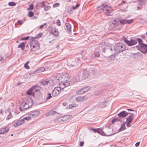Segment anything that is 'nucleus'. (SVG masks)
I'll return each mask as SVG.
<instances>
[{
  "instance_id": "f257e3e1",
  "label": "nucleus",
  "mask_w": 147,
  "mask_h": 147,
  "mask_svg": "<svg viewBox=\"0 0 147 147\" xmlns=\"http://www.w3.org/2000/svg\"><path fill=\"white\" fill-rule=\"evenodd\" d=\"M100 45L101 48L103 52L105 53L106 51H109L111 54L113 53L112 52L113 50L115 51L116 53H118L124 51L126 49L125 45L121 42H119L116 44L113 48L110 47L106 48V47H107L105 43H102Z\"/></svg>"
},
{
  "instance_id": "f03ea898",
  "label": "nucleus",
  "mask_w": 147,
  "mask_h": 147,
  "mask_svg": "<svg viewBox=\"0 0 147 147\" xmlns=\"http://www.w3.org/2000/svg\"><path fill=\"white\" fill-rule=\"evenodd\" d=\"M97 8H99L102 10L105 14L107 16L112 15L113 9L108 5L102 4L100 6H97Z\"/></svg>"
},
{
  "instance_id": "7ed1b4c3",
  "label": "nucleus",
  "mask_w": 147,
  "mask_h": 147,
  "mask_svg": "<svg viewBox=\"0 0 147 147\" xmlns=\"http://www.w3.org/2000/svg\"><path fill=\"white\" fill-rule=\"evenodd\" d=\"M69 80V78L68 77L67 74H62V80L61 83L59 84H62L65 88L69 86L70 84L68 81Z\"/></svg>"
},
{
  "instance_id": "20e7f679",
  "label": "nucleus",
  "mask_w": 147,
  "mask_h": 147,
  "mask_svg": "<svg viewBox=\"0 0 147 147\" xmlns=\"http://www.w3.org/2000/svg\"><path fill=\"white\" fill-rule=\"evenodd\" d=\"M60 87H55L52 91V94L53 96H57L61 90H63L65 88L63 85L62 84H59Z\"/></svg>"
},
{
  "instance_id": "39448f33",
  "label": "nucleus",
  "mask_w": 147,
  "mask_h": 147,
  "mask_svg": "<svg viewBox=\"0 0 147 147\" xmlns=\"http://www.w3.org/2000/svg\"><path fill=\"white\" fill-rule=\"evenodd\" d=\"M30 46L31 50L33 51L38 49L40 47L38 41L36 40L31 41Z\"/></svg>"
},
{
  "instance_id": "423d86ee",
  "label": "nucleus",
  "mask_w": 147,
  "mask_h": 147,
  "mask_svg": "<svg viewBox=\"0 0 147 147\" xmlns=\"http://www.w3.org/2000/svg\"><path fill=\"white\" fill-rule=\"evenodd\" d=\"M22 102L26 104H28L29 106H32L33 103V101L32 98L28 97L25 98Z\"/></svg>"
},
{
  "instance_id": "0eeeda50",
  "label": "nucleus",
  "mask_w": 147,
  "mask_h": 147,
  "mask_svg": "<svg viewBox=\"0 0 147 147\" xmlns=\"http://www.w3.org/2000/svg\"><path fill=\"white\" fill-rule=\"evenodd\" d=\"M133 117L134 115L133 114H132L129 115L126 119V122H127V126L128 127L131 126L130 124L132 121Z\"/></svg>"
},
{
  "instance_id": "6e6552de",
  "label": "nucleus",
  "mask_w": 147,
  "mask_h": 147,
  "mask_svg": "<svg viewBox=\"0 0 147 147\" xmlns=\"http://www.w3.org/2000/svg\"><path fill=\"white\" fill-rule=\"evenodd\" d=\"M31 106H29L27 104H26L23 102H22V104L20 107L19 108V109L20 111H22L24 110H26L27 109H29Z\"/></svg>"
},
{
  "instance_id": "1a4fd4ad",
  "label": "nucleus",
  "mask_w": 147,
  "mask_h": 147,
  "mask_svg": "<svg viewBox=\"0 0 147 147\" xmlns=\"http://www.w3.org/2000/svg\"><path fill=\"white\" fill-rule=\"evenodd\" d=\"M130 113H128L125 111H123L119 113L118 114L119 119H120L121 118H124L128 114H130Z\"/></svg>"
},
{
  "instance_id": "9d476101",
  "label": "nucleus",
  "mask_w": 147,
  "mask_h": 147,
  "mask_svg": "<svg viewBox=\"0 0 147 147\" xmlns=\"http://www.w3.org/2000/svg\"><path fill=\"white\" fill-rule=\"evenodd\" d=\"M133 20L131 19L129 20L121 19L119 20V22L122 24H130L133 22Z\"/></svg>"
},
{
  "instance_id": "9b49d317",
  "label": "nucleus",
  "mask_w": 147,
  "mask_h": 147,
  "mask_svg": "<svg viewBox=\"0 0 147 147\" xmlns=\"http://www.w3.org/2000/svg\"><path fill=\"white\" fill-rule=\"evenodd\" d=\"M92 129L95 132H97L102 135H105L106 136H110L113 135V134H109L108 135H106L105 134V133L102 129Z\"/></svg>"
},
{
  "instance_id": "f8f14e48",
  "label": "nucleus",
  "mask_w": 147,
  "mask_h": 147,
  "mask_svg": "<svg viewBox=\"0 0 147 147\" xmlns=\"http://www.w3.org/2000/svg\"><path fill=\"white\" fill-rule=\"evenodd\" d=\"M40 113V112L38 111H32L31 113L29 114V115L32 118H34L36 117Z\"/></svg>"
},
{
  "instance_id": "ddd939ff",
  "label": "nucleus",
  "mask_w": 147,
  "mask_h": 147,
  "mask_svg": "<svg viewBox=\"0 0 147 147\" xmlns=\"http://www.w3.org/2000/svg\"><path fill=\"white\" fill-rule=\"evenodd\" d=\"M50 33L56 36H57L59 35V32L55 28H53Z\"/></svg>"
},
{
  "instance_id": "4468645a",
  "label": "nucleus",
  "mask_w": 147,
  "mask_h": 147,
  "mask_svg": "<svg viewBox=\"0 0 147 147\" xmlns=\"http://www.w3.org/2000/svg\"><path fill=\"white\" fill-rule=\"evenodd\" d=\"M137 43V38L134 39H131L129 41V46H132Z\"/></svg>"
},
{
  "instance_id": "2eb2a0df",
  "label": "nucleus",
  "mask_w": 147,
  "mask_h": 147,
  "mask_svg": "<svg viewBox=\"0 0 147 147\" xmlns=\"http://www.w3.org/2000/svg\"><path fill=\"white\" fill-rule=\"evenodd\" d=\"M9 130V129L7 127L2 128L0 129V134H4L7 132Z\"/></svg>"
},
{
  "instance_id": "dca6fc26",
  "label": "nucleus",
  "mask_w": 147,
  "mask_h": 147,
  "mask_svg": "<svg viewBox=\"0 0 147 147\" xmlns=\"http://www.w3.org/2000/svg\"><path fill=\"white\" fill-rule=\"evenodd\" d=\"M33 93L34 94L36 92H40V90L39 89V88H41V87L38 86H32Z\"/></svg>"
},
{
  "instance_id": "f3484780",
  "label": "nucleus",
  "mask_w": 147,
  "mask_h": 147,
  "mask_svg": "<svg viewBox=\"0 0 147 147\" xmlns=\"http://www.w3.org/2000/svg\"><path fill=\"white\" fill-rule=\"evenodd\" d=\"M138 49H147V45L144 44H142L140 46H136V47Z\"/></svg>"
},
{
  "instance_id": "a211bd4d",
  "label": "nucleus",
  "mask_w": 147,
  "mask_h": 147,
  "mask_svg": "<svg viewBox=\"0 0 147 147\" xmlns=\"http://www.w3.org/2000/svg\"><path fill=\"white\" fill-rule=\"evenodd\" d=\"M62 74H57L56 76V80H58L61 83L62 80Z\"/></svg>"
},
{
  "instance_id": "6ab92c4d",
  "label": "nucleus",
  "mask_w": 147,
  "mask_h": 147,
  "mask_svg": "<svg viewBox=\"0 0 147 147\" xmlns=\"http://www.w3.org/2000/svg\"><path fill=\"white\" fill-rule=\"evenodd\" d=\"M40 82L42 85L45 86L48 84L49 83V81L47 80H42L40 81Z\"/></svg>"
},
{
  "instance_id": "aec40b11",
  "label": "nucleus",
  "mask_w": 147,
  "mask_h": 147,
  "mask_svg": "<svg viewBox=\"0 0 147 147\" xmlns=\"http://www.w3.org/2000/svg\"><path fill=\"white\" fill-rule=\"evenodd\" d=\"M57 113V112L53 110H50L49 112H48L46 114V116H49L53 115L56 114Z\"/></svg>"
},
{
  "instance_id": "412c9836",
  "label": "nucleus",
  "mask_w": 147,
  "mask_h": 147,
  "mask_svg": "<svg viewBox=\"0 0 147 147\" xmlns=\"http://www.w3.org/2000/svg\"><path fill=\"white\" fill-rule=\"evenodd\" d=\"M32 87L30 88L26 92V94L28 95H33L34 96V93H33V91Z\"/></svg>"
},
{
  "instance_id": "4be33fe9",
  "label": "nucleus",
  "mask_w": 147,
  "mask_h": 147,
  "mask_svg": "<svg viewBox=\"0 0 147 147\" xmlns=\"http://www.w3.org/2000/svg\"><path fill=\"white\" fill-rule=\"evenodd\" d=\"M65 25L67 28V30L69 32H71V26L70 24L68 23H66L65 24Z\"/></svg>"
},
{
  "instance_id": "5701e85b",
  "label": "nucleus",
  "mask_w": 147,
  "mask_h": 147,
  "mask_svg": "<svg viewBox=\"0 0 147 147\" xmlns=\"http://www.w3.org/2000/svg\"><path fill=\"white\" fill-rule=\"evenodd\" d=\"M82 76L84 79H85L88 78L90 76V75L88 73L84 71L83 73Z\"/></svg>"
},
{
  "instance_id": "b1692460",
  "label": "nucleus",
  "mask_w": 147,
  "mask_h": 147,
  "mask_svg": "<svg viewBox=\"0 0 147 147\" xmlns=\"http://www.w3.org/2000/svg\"><path fill=\"white\" fill-rule=\"evenodd\" d=\"M84 96H80L76 97V100L77 101L81 102L84 100Z\"/></svg>"
},
{
  "instance_id": "393cba45",
  "label": "nucleus",
  "mask_w": 147,
  "mask_h": 147,
  "mask_svg": "<svg viewBox=\"0 0 147 147\" xmlns=\"http://www.w3.org/2000/svg\"><path fill=\"white\" fill-rule=\"evenodd\" d=\"M18 48H20L22 50H24L25 49V43L24 42H22L18 46Z\"/></svg>"
},
{
  "instance_id": "a878e982",
  "label": "nucleus",
  "mask_w": 147,
  "mask_h": 147,
  "mask_svg": "<svg viewBox=\"0 0 147 147\" xmlns=\"http://www.w3.org/2000/svg\"><path fill=\"white\" fill-rule=\"evenodd\" d=\"M125 122L123 123L121 125L120 128L119 130V131H123L126 129V127L125 125Z\"/></svg>"
},
{
  "instance_id": "bb28decb",
  "label": "nucleus",
  "mask_w": 147,
  "mask_h": 147,
  "mask_svg": "<svg viewBox=\"0 0 147 147\" xmlns=\"http://www.w3.org/2000/svg\"><path fill=\"white\" fill-rule=\"evenodd\" d=\"M83 90L84 91V92L85 93L88 91L90 89V87L89 86H87L82 88Z\"/></svg>"
},
{
  "instance_id": "cd10ccee",
  "label": "nucleus",
  "mask_w": 147,
  "mask_h": 147,
  "mask_svg": "<svg viewBox=\"0 0 147 147\" xmlns=\"http://www.w3.org/2000/svg\"><path fill=\"white\" fill-rule=\"evenodd\" d=\"M84 91L83 90V89L82 88L79 90L77 91L76 92V94L78 95L82 94L84 93Z\"/></svg>"
},
{
  "instance_id": "c85d7f7f",
  "label": "nucleus",
  "mask_w": 147,
  "mask_h": 147,
  "mask_svg": "<svg viewBox=\"0 0 147 147\" xmlns=\"http://www.w3.org/2000/svg\"><path fill=\"white\" fill-rule=\"evenodd\" d=\"M68 117V116H67V115L65 116H64L62 118L61 117H60L59 119L60 121L61 120L62 121H65V120H68V118L67 117Z\"/></svg>"
},
{
  "instance_id": "c756f323",
  "label": "nucleus",
  "mask_w": 147,
  "mask_h": 147,
  "mask_svg": "<svg viewBox=\"0 0 147 147\" xmlns=\"http://www.w3.org/2000/svg\"><path fill=\"white\" fill-rule=\"evenodd\" d=\"M137 42L138 41L139 43V44L140 45L139 46H140L142 44H143L142 43L143 41L142 40L139 38H137Z\"/></svg>"
},
{
  "instance_id": "7c9ffc66",
  "label": "nucleus",
  "mask_w": 147,
  "mask_h": 147,
  "mask_svg": "<svg viewBox=\"0 0 147 147\" xmlns=\"http://www.w3.org/2000/svg\"><path fill=\"white\" fill-rule=\"evenodd\" d=\"M12 115L11 114V112L10 111L9 112V114L7 116V117L6 118V119L8 120L10 119L12 117Z\"/></svg>"
},
{
  "instance_id": "2f4dec72",
  "label": "nucleus",
  "mask_w": 147,
  "mask_h": 147,
  "mask_svg": "<svg viewBox=\"0 0 147 147\" xmlns=\"http://www.w3.org/2000/svg\"><path fill=\"white\" fill-rule=\"evenodd\" d=\"M119 20L118 19H114V20H112V23L114 25H115L118 22V21H119Z\"/></svg>"
},
{
  "instance_id": "473e14b6",
  "label": "nucleus",
  "mask_w": 147,
  "mask_h": 147,
  "mask_svg": "<svg viewBox=\"0 0 147 147\" xmlns=\"http://www.w3.org/2000/svg\"><path fill=\"white\" fill-rule=\"evenodd\" d=\"M51 8V7L49 5L45 6L44 7V10L46 11H47L49 10Z\"/></svg>"
},
{
  "instance_id": "72a5a7b5",
  "label": "nucleus",
  "mask_w": 147,
  "mask_h": 147,
  "mask_svg": "<svg viewBox=\"0 0 147 147\" xmlns=\"http://www.w3.org/2000/svg\"><path fill=\"white\" fill-rule=\"evenodd\" d=\"M20 125V124H19L18 121L16 122L13 124V126L15 127H17Z\"/></svg>"
},
{
  "instance_id": "f704fd0d",
  "label": "nucleus",
  "mask_w": 147,
  "mask_h": 147,
  "mask_svg": "<svg viewBox=\"0 0 147 147\" xmlns=\"http://www.w3.org/2000/svg\"><path fill=\"white\" fill-rule=\"evenodd\" d=\"M39 4L40 5V6L41 7L44 8L45 6V2L44 1L40 2Z\"/></svg>"
},
{
  "instance_id": "c9c22d12",
  "label": "nucleus",
  "mask_w": 147,
  "mask_h": 147,
  "mask_svg": "<svg viewBox=\"0 0 147 147\" xmlns=\"http://www.w3.org/2000/svg\"><path fill=\"white\" fill-rule=\"evenodd\" d=\"M120 119H119L118 117L115 118L114 119H113L112 121V123H113L114 122L116 121H119Z\"/></svg>"
},
{
  "instance_id": "e433bc0d",
  "label": "nucleus",
  "mask_w": 147,
  "mask_h": 147,
  "mask_svg": "<svg viewBox=\"0 0 147 147\" xmlns=\"http://www.w3.org/2000/svg\"><path fill=\"white\" fill-rule=\"evenodd\" d=\"M8 5L10 6H14L16 5V3L14 2H10L9 3Z\"/></svg>"
},
{
  "instance_id": "4c0bfd02",
  "label": "nucleus",
  "mask_w": 147,
  "mask_h": 147,
  "mask_svg": "<svg viewBox=\"0 0 147 147\" xmlns=\"http://www.w3.org/2000/svg\"><path fill=\"white\" fill-rule=\"evenodd\" d=\"M31 117L29 115V114L28 116L24 118L23 119H24V120L25 119L26 120L28 121L31 119Z\"/></svg>"
},
{
  "instance_id": "58836bf2",
  "label": "nucleus",
  "mask_w": 147,
  "mask_h": 147,
  "mask_svg": "<svg viewBox=\"0 0 147 147\" xmlns=\"http://www.w3.org/2000/svg\"><path fill=\"white\" fill-rule=\"evenodd\" d=\"M94 55L95 57H98L100 56V54L98 52H95L94 53Z\"/></svg>"
},
{
  "instance_id": "ea45409f",
  "label": "nucleus",
  "mask_w": 147,
  "mask_h": 147,
  "mask_svg": "<svg viewBox=\"0 0 147 147\" xmlns=\"http://www.w3.org/2000/svg\"><path fill=\"white\" fill-rule=\"evenodd\" d=\"M28 15L30 17H32L34 15V13L32 11H30L28 13Z\"/></svg>"
},
{
  "instance_id": "a19ab883",
  "label": "nucleus",
  "mask_w": 147,
  "mask_h": 147,
  "mask_svg": "<svg viewBox=\"0 0 147 147\" xmlns=\"http://www.w3.org/2000/svg\"><path fill=\"white\" fill-rule=\"evenodd\" d=\"M80 6V5L79 4H78L76 5L75 6H73L71 7V9L75 10L77 8Z\"/></svg>"
},
{
  "instance_id": "79ce46f5",
  "label": "nucleus",
  "mask_w": 147,
  "mask_h": 147,
  "mask_svg": "<svg viewBox=\"0 0 147 147\" xmlns=\"http://www.w3.org/2000/svg\"><path fill=\"white\" fill-rule=\"evenodd\" d=\"M51 97L52 96H51V93H48L46 98V99L47 100H48L50 99Z\"/></svg>"
},
{
  "instance_id": "37998d69",
  "label": "nucleus",
  "mask_w": 147,
  "mask_h": 147,
  "mask_svg": "<svg viewBox=\"0 0 147 147\" xmlns=\"http://www.w3.org/2000/svg\"><path fill=\"white\" fill-rule=\"evenodd\" d=\"M18 121L19 123V124H20V125L23 124L24 122V119H23L18 120Z\"/></svg>"
},
{
  "instance_id": "c03bdc74",
  "label": "nucleus",
  "mask_w": 147,
  "mask_h": 147,
  "mask_svg": "<svg viewBox=\"0 0 147 147\" xmlns=\"http://www.w3.org/2000/svg\"><path fill=\"white\" fill-rule=\"evenodd\" d=\"M34 8V6L33 4H31L29 6V7L28 8V10H31L33 9Z\"/></svg>"
},
{
  "instance_id": "a18cd8bd",
  "label": "nucleus",
  "mask_w": 147,
  "mask_h": 147,
  "mask_svg": "<svg viewBox=\"0 0 147 147\" xmlns=\"http://www.w3.org/2000/svg\"><path fill=\"white\" fill-rule=\"evenodd\" d=\"M96 72V70L95 68H92L91 70V73L93 75L95 74Z\"/></svg>"
},
{
  "instance_id": "49530a36",
  "label": "nucleus",
  "mask_w": 147,
  "mask_h": 147,
  "mask_svg": "<svg viewBox=\"0 0 147 147\" xmlns=\"http://www.w3.org/2000/svg\"><path fill=\"white\" fill-rule=\"evenodd\" d=\"M140 51L143 53H146L147 52V49H139Z\"/></svg>"
},
{
  "instance_id": "de8ad7c7",
  "label": "nucleus",
  "mask_w": 147,
  "mask_h": 147,
  "mask_svg": "<svg viewBox=\"0 0 147 147\" xmlns=\"http://www.w3.org/2000/svg\"><path fill=\"white\" fill-rule=\"evenodd\" d=\"M115 55H111V56L110 57V59L112 60H114L115 59Z\"/></svg>"
},
{
  "instance_id": "09e8293b",
  "label": "nucleus",
  "mask_w": 147,
  "mask_h": 147,
  "mask_svg": "<svg viewBox=\"0 0 147 147\" xmlns=\"http://www.w3.org/2000/svg\"><path fill=\"white\" fill-rule=\"evenodd\" d=\"M59 5V3H57L54 4L53 6L54 7H58Z\"/></svg>"
},
{
  "instance_id": "8fccbe9b",
  "label": "nucleus",
  "mask_w": 147,
  "mask_h": 147,
  "mask_svg": "<svg viewBox=\"0 0 147 147\" xmlns=\"http://www.w3.org/2000/svg\"><path fill=\"white\" fill-rule=\"evenodd\" d=\"M29 38V36H28L25 37H24L22 39V40H27Z\"/></svg>"
},
{
  "instance_id": "3c124183",
  "label": "nucleus",
  "mask_w": 147,
  "mask_h": 147,
  "mask_svg": "<svg viewBox=\"0 0 147 147\" xmlns=\"http://www.w3.org/2000/svg\"><path fill=\"white\" fill-rule=\"evenodd\" d=\"M56 23L57 25L58 26H59L61 25L60 21L58 19L57 20Z\"/></svg>"
},
{
  "instance_id": "603ef678",
  "label": "nucleus",
  "mask_w": 147,
  "mask_h": 147,
  "mask_svg": "<svg viewBox=\"0 0 147 147\" xmlns=\"http://www.w3.org/2000/svg\"><path fill=\"white\" fill-rule=\"evenodd\" d=\"M25 67L27 69H29L30 68L29 66L27 65V63H26L24 65Z\"/></svg>"
},
{
  "instance_id": "864d4df0",
  "label": "nucleus",
  "mask_w": 147,
  "mask_h": 147,
  "mask_svg": "<svg viewBox=\"0 0 147 147\" xmlns=\"http://www.w3.org/2000/svg\"><path fill=\"white\" fill-rule=\"evenodd\" d=\"M17 23L19 24L22 25L23 23V21L22 20H19L18 21Z\"/></svg>"
},
{
  "instance_id": "5fc2aeb1",
  "label": "nucleus",
  "mask_w": 147,
  "mask_h": 147,
  "mask_svg": "<svg viewBox=\"0 0 147 147\" xmlns=\"http://www.w3.org/2000/svg\"><path fill=\"white\" fill-rule=\"evenodd\" d=\"M124 40L125 42L127 44V45H129V41L128 40L126 39H124Z\"/></svg>"
},
{
  "instance_id": "6e6d98bb",
  "label": "nucleus",
  "mask_w": 147,
  "mask_h": 147,
  "mask_svg": "<svg viewBox=\"0 0 147 147\" xmlns=\"http://www.w3.org/2000/svg\"><path fill=\"white\" fill-rule=\"evenodd\" d=\"M80 60V59L79 58H76L75 59V61L76 62V63H77Z\"/></svg>"
},
{
  "instance_id": "4d7b16f0",
  "label": "nucleus",
  "mask_w": 147,
  "mask_h": 147,
  "mask_svg": "<svg viewBox=\"0 0 147 147\" xmlns=\"http://www.w3.org/2000/svg\"><path fill=\"white\" fill-rule=\"evenodd\" d=\"M80 146H82L84 144V142H81L80 143Z\"/></svg>"
},
{
  "instance_id": "13d9d810",
  "label": "nucleus",
  "mask_w": 147,
  "mask_h": 147,
  "mask_svg": "<svg viewBox=\"0 0 147 147\" xmlns=\"http://www.w3.org/2000/svg\"><path fill=\"white\" fill-rule=\"evenodd\" d=\"M40 70L42 72H43L45 70V68L44 67H42L40 68Z\"/></svg>"
},
{
  "instance_id": "bf43d9fd",
  "label": "nucleus",
  "mask_w": 147,
  "mask_h": 147,
  "mask_svg": "<svg viewBox=\"0 0 147 147\" xmlns=\"http://www.w3.org/2000/svg\"><path fill=\"white\" fill-rule=\"evenodd\" d=\"M140 144V142H139L136 143L135 144V146L136 147H138L139 146Z\"/></svg>"
},
{
  "instance_id": "052dcab7",
  "label": "nucleus",
  "mask_w": 147,
  "mask_h": 147,
  "mask_svg": "<svg viewBox=\"0 0 147 147\" xmlns=\"http://www.w3.org/2000/svg\"><path fill=\"white\" fill-rule=\"evenodd\" d=\"M45 25H46V23H44L43 25H40V28L42 29L43 28L44 26Z\"/></svg>"
},
{
  "instance_id": "680f3d73",
  "label": "nucleus",
  "mask_w": 147,
  "mask_h": 147,
  "mask_svg": "<svg viewBox=\"0 0 147 147\" xmlns=\"http://www.w3.org/2000/svg\"><path fill=\"white\" fill-rule=\"evenodd\" d=\"M3 59V57L0 55V61H2Z\"/></svg>"
},
{
  "instance_id": "e2e57ef3",
  "label": "nucleus",
  "mask_w": 147,
  "mask_h": 147,
  "mask_svg": "<svg viewBox=\"0 0 147 147\" xmlns=\"http://www.w3.org/2000/svg\"><path fill=\"white\" fill-rule=\"evenodd\" d=\"M74 107V106L73 105H70L69 106V109H71L72 107Z\"/></svg>"
},
{
  "instance_id": "0e129e2a",
  "label": "nucleus",
  "mask_w": 147,
  "mask_h": 147,
  "mask_svg": "<svg viewBox=\"0 0 147 147\" xmlns=\"http://www.w3.org/2000/svg\"><path fill=\"white\" fill-rule=\"evenodd\" d=\"M127 110L129 111H134V110L133 109H127Z\"/></svg>"
},
{
  "instance_id": "69168bd1",
  "label": "nucleus",
  "mask_w": 147,
  "mask_h": 147,
  "mask_svg": "<svg viewBox=\"0 0 147 147\" xmlns=\"http://www.w3.org/2000/svg\"><path fill=\"white\" fill-rule=\"evenodd\" d=\"M38 36H39L38 37H41V36H42V35L40 34H39L38 35Z\"/></svg>"
},
{
  "instance_id": "338daca9",
  "label": "nucleus",
  "mask_w": 147,
  "mask_h": 147,
  "mask_svg": "<svg viewBox=\"0 0 147 147\" xmlns=\"http://www.w3.org/2000/svg\"><path fill=\"white\" fill-rule=\"evenodd\" d=\"M71 9H70V10H71ZM69 13H71L72 12V11L71 10H70V11H68Z\"/></svg>"
},
{
  "instance_id": "774afa93",
  "label": "nucleus",
  "mask_w": 147,
  "mask_h": 147,
  "mask_svg": "<svg viewBox=\"0 0 147 147\" xmlns=\"http://www.w3.org/2000/svg\"><path fill=\"white\" fill-rule=\"evenodd\" d=\"M3 112V111L2 110H0V113H1Z\"/></svg>"
}]
</instances>
